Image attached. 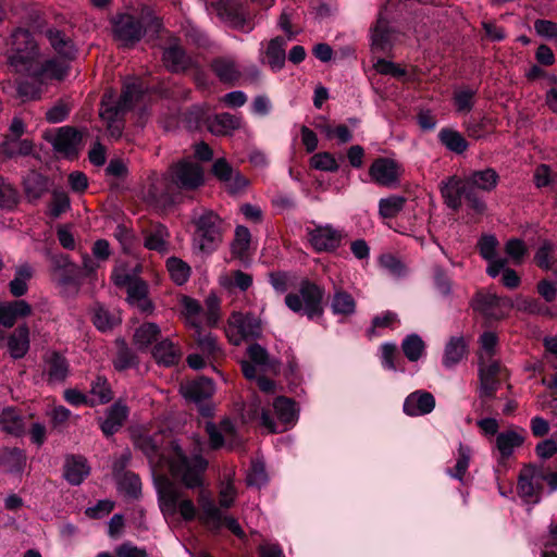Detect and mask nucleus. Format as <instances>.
<instances>
[{
    "mask_svg": "<svg viewBox=\"0 0 557 557\" xmlns=\"http://www.w3.org/2000/svg\"><path fill=\"white\" fill-rule=\"evenodd\" d=\"M47 38L54 51L64 60H41L32 34L25 29H17L11 35L10 48L5 53L11 72L32 77L39 83L63 79L69 71L65 60H72L76 49L72 40L58 29H49Z\"/></svg>",
    "mask_w": 557,
    "mask_h": 557,
    "instance_id": "obj_1",
    "label": "nucleus"
},
{
    "mask_svg": "<svg viewBox=\"0 0 557 557\" xmlns=\"http://www.w3.org/2000/svg\"><path fill=\"white\" fill-rule=\"evenodd\" d=\"M136 445L149 459L153 480L156 476L165 475L164 470L170 473L187 488H196L202 485V474L208 462L201 457L205 444L196 441L190 456L176 442H171L166 453L160 451L158 441L148 435L137 438Z\"/></svg>",
    "mask_w": 557,
    "mask_h": 557,
    "instance_id": "obj_2",
    "label": "nucleus"
},
{
    "mask_svg": "<svg viewBox=\"0 0 557 557\" xmlns=\"http://www.w3.org/2000/svg\"><path fill=\"white\" fill-rule=\"evenodd\" d=\"M202 183L201 166L196 162L183 160L173 165L166 175L152 183L148 198L157 206L165 208L176 201L177 189H195Z\"/></svg>",
    "mask_w": 557,
    "mask_h": 557,
    "instance_id": "obj_3",
    "label": "nucleus"
},
{
    "mask_svg": "<svg viewBox=\"0 0 557 557\" xmlns=\"http://www.w3.org/2000/svg\"><path fill=\"white\" fill-rule=\"evenodd\" d=\"M154 486L158 504L165 522L175 528L182 522L199 520L200 509L186 493L166 475L156 476Z\"/></svg>",
    "mask_w": 557,
    "mask_h": 557,
    "instance_id": "obj_4",
    "label": "nucleus"
},
{
    "mask_svg": "<svg viewBox=\"0 0 557 557\" xmlns=\"http://www.w3.org/2000/svg\"><path fill=\"white\" fill-rule=\"evenodd\" d=\"M111 24L114 39L123 47H133L147 34L156 36L162 28L161 20L148 7L140 11L117 13Z\"/></svg>",
    "mask_w": 557,
    "mask_h": 557,
    "instance_id": "obj_5",
    "label": "nucleus"
},
{
    "mask_svg": "<svg viewBox=\"0 0 557 557\" xmlns=\"http://www.w3.org/2000/svg\"><path fill=\"white\" fill-rule=\"evenodd\" d=\"M145 96L143 82L132 77L124 82L123 92L117 102L113 94H106L100 108V117L107 124L110 135L119 138L122 134V115L136 106Z\"/></svg>",
    "mask_w": 557,
    "mask_h": 557,
    "instance_id": "obj_6",
    "label": "nucleus"
},
{
    "mask_svg": "<svg viewBox=\"0 0 557 557\" xmlns=\"http://www.w3.org/2000/svg\"><path fill=\"white\" fill-rule=\"evenodd\" d=\"M242 370L247 380L257 382L261 392L267 395L275 393L274 382L265 375L276 371V361L259 344L248 347L247 359L242 361Z\"/></svg>",
    "mask_w": 557,
    "mask_h": 557,
    "instance_id": "obj_7",
    "label": "nucleus"
},
{
    "mask_svg": "<svg viewBox=\"0 0 557 557\" xmlns=\"http://www.w3.org/2000/svg\"><path fill=\"white\" fill-rule=\"evenodd\" d=\"M324 290L317 284L302 280L298 293H289L285 297L286 306L294 312H302L310 320L321 318Z\"/></svg>",
    "mask_w": 557,
    "mask_h": 557,
    "instance_id": "obj_8",
    "label": "nucleus"
},
{
    "mask_svg": "<svg viewBox=\"0 0 557 557\" xmlns=\"http://www.w3.org/2000/svg\"><path fill=\"white\" fill-rule=\"evenodd\" d=\"M251 406L252 417L260 418L261 424L271 433L287 430L295 424L298 418L295 403L286 397H277L273 403L274 411L280 420V423L284 425L283 428H280V425L273 421L269 411L261 406V400L259 398H256Z\"/></svg>",
    "mask_w": 557,
    "mask_h": 557,
    "instance_id": "obj_9",
    "label": "nucleus"
},
{
    "mask_svg": "<svg viewBox=\"0 0 557 557\" xmlns=\"http://www.w3.org/2000/svg\"><path fill=\"white\" fill-rule=\"evenodd\" d=\"M198 505L200 506L199 521L208 529L218 531L225 527L236 536L243 537L244 531L239 523L231 516L224 515L221 508L214 503L211 493L201 488L198 493Z\"/></svg>",
    "mask_w": 557,
    "mask_h": 557,
    "instance_id": "obj_10",
    "label": "nucleus"
},
{
    "mask_svg": "<svg viewBox=\"0 0 557 557\" xmlns=\"http://www.w3.org/2000/svg\"><path fill=\"white\" fill-rule=\"evenodd\" d=\"M441 194L445 203L453 210H458L465 199L471 209L482 213L485 209L484 201L479 197L475 190L471 189L467 180L462 181L457 176H450L442 182Z\"/></svg>",
    "mask_w": 557,
    "mask_h": 557,
    "instance_id": "obj_11",
    "label": "nucleus"
},
{
    "mask_svg": "<svg viewBox=\"0 0 557 557\" xmlns=\"http://www.w3.org/2000/svg\"><path fill=\"white\" fill-rule=\"evenodd\" d=\"M195 224V247L207 255L213 252L222 242V220L214 212L205 211Z\"/></svg>",
    "mask_w": 557,
    "mask_h": 557,
    "instance_id": "obj_12",
    "label": "nucleus"
},
{
    "mask_svg": "<svg viewBox=\"0 0 557 557\" xmlns=\"http://www.w3.org/2000/svg\"><path fill=\"white\" fill-rule=\"evenodd\" d=\"M225 334L233 345H240L245 339L261 334V322L251 313L233 312L227 320Z\"/></svg>",
    "mask_w": 557,
    "mask_h": 557,
    "instance_id": "obj_13",
    "label": "nucleus"
},
{
    "mask_svg": "<svg viewBox=\"0 0 557 557\" xmlns=\"http://www.w3.org/2000/svg\"><path fill=\"white\" fill-rule=\"evenodd\" d=\"M214 9L220 18L235 29L250 33L255 28L251 16L236 2L221 1L214 4Z\"/></svg>",
    "mask_w": 557,
    "mask_h": 557,
    "instance_id": "obj_14",
    "label": "nucleus"
},
{
    "mask_svg": "<svg viewBox=\"0 0 557 557\" xmlns=\"http://www.w3.org/2000/svg\"><path fill=\"white\" fill-rule=\"evenodd\" d=\"M472 306L475 311L490 320L503 319L512 307L508 298H500L492 293H478Z\"/></svg>",
    "mask_w": 557,
    "mask_h": 557,
    "instance_id": "obj_15",
    "label": "nucleus"
},
{
    "mask_svg": "<svg viewBox=\"0 0 557 557\" xmlns=\"http://www.w3.org/2000/svg\"><path fill=\"white\" fill-rule=\"evenodd\" d=\"M308 238L315 251H334L341 246L343 233L330 224L317 225L308 230Z\"/></svg>",
    "mask_w": 557,
    "mask_h": 557,
    "instance_id": "obj_16",
    "label": "nucleus"
},
{
    "mask_svg": "<svg viewBox=\"0 0 557 557\" xmlns=\"http://www.w3.org/2000/svg\"><path fill=\"white\" fill-rule=\"evenodd\" d=\"M206 431L209 436L210 446L213 449L223 446L232 449L239 444L235 426L230 419H223L219 425L213 422H208L206 424Z\"/></svg>",
    "mask_w": 557,
    "mask_h": 557,
    "instance_id": "obj_17",
    "label": "nucleus"
},
{
    "mask_svg": "<svg viewBox=\"0 0 557 557\" xmlns=\"http://www.w3.org/2000/svg\"><path fill=\"white\" fill-rule=\"evenodd\" d=\"M369 174L376 184L391 187L397 184L401 169L399 164L392 159L379 158L371 164Z\"/></svg>",
    "mask_w": 557,
    "mask_h": 557,
    "instance_id": "obj_18",
    "label": "nucleus"
},
{
    "mask_svg": "<svg viewBox=\"0 0 557 557\" xmlns=\"http://www.w3.org/2000/svg\"><path fill=\"white\" fill-rule=\"evenodd\" d=\"M287 40L283 37H275L271 39L267 46L261 42L260 55L261 62L268 64L271 70L280 71L283 69L286 60L285 47Z\"/></svg>",
    "mask_w": 557,
    "mask_h": 557,
    "instance_id": "obj_19",
    "label": "nucleus"
},
{
    "mask_svg": "<svg viewBox=\"0 0 557 557\" xmlns=\"http://www.w3.org/2000/svg\"><path fill=\"white\" fill-rule=\"evenodd\" d=\"M214 175L225 183L226 188L232 194L243 191L249 184V181L240 173L234 172L225 159H218L213 164Z\"/></svg>",
    "mask_w": 557,
    "mask_h": 557,
    "instance_id": "obj_20",
    "label": "nucleus"
},
{
    "mask_svg": "<svg viewBox=\"0 0 557 557\" xmlns=\"http://www.w3.org/2000/svg\"><path fill=\"white\" fill-rule=\"evenodd\" d=\"M83 134L73 127L64 126L59 128L53 138V147L57 151L66 157L76 156L82 147Z\"/></svg>",
    "mask_w": 557,
    "mask_h": 557,
    "instance_id": "obj_21",
    "label": "nucleus"
},
{
    "mask_svg": "<svg viewBox=\"0 0 557 557\" xmlns=\"http://www.w3.org/2000/svg\"><path fill=\"white\" fill-rule=\"evenodd\" d=\"M180 391L184 398L199 404L202 400L210 398L213 395L215 387L212 380L201 376L182 383Z\"/></svg>",
    "mask_w": 557,
    "mask_h": 557,
    "instance_id": "obj_22",
    "label": "nucleus"
},
{
    "mask_svg": "<svg viewBox=\"0 0 557 557\" xmlns=\"http://www.w3.org/2000/svg\"><path fill=\"white\" fill-rule=\"evenodd\" d=\"M32 312L33 308L26 300L0 301V325L10 329Z\"/></svg>",
    "mask_w": 557,
    "mask_h": 557,
    "instance_id": "obj_23",
    "label": "nucleus"
},
{
    "mask_svg": "<svg viewBox=\"0 0 557 557\" xmlns=\"http://www.w3.org/2000/svg\"><path fill=\"white\" fill-rule=\"evenodd\" d=\"M434 407V396L424 391H416L409 394L404 401V412L409 417L428 414L433 411Z\"/></svg>",
    "mask_w": 557,
    "mask_h": 557,
    "instance_id": "obj_24",
    "label": "nucleus"
},
{
    "mask_svg": "<svg viewBox=\"0 0 557 557\" xmlns=\"http://www.w3.org/2000/svg\"><path fill=\"white\" fill-rule=\"evenodd\" d=\"M372 49L375 52H387L396 41V34L391 28L389 23L382 15L379 16L371 34Z\"/></svg>",
    "mask_w": 557,
    "mask_h": 557,
    "instance_id": "obj_25",
    "label": "nucleus"
},
{
    "mask_svg": "<svg viewBox=\"0 0 557 557\" xmlns=\"http://www.w3.org/2000/svg\"><path fill=\"white\" fill-rule=\"evenodd\" d=\"M128 416L127 407L121 403H114L106 412L104 418L100 419V429L106 436L113 435L124 424Z\"/></svg>",
    "mask_w": 557,
    "mask_h": 557,
    "instance_id": "obj_26",
    "label": "nucleus"
},
{
    "mask_svg": "<svg viewBox=\"0 0 557 557\" xmlns=\"http://www.w3.org/2000/svg\"><path fill=\"white\" fill-rule=\"evenodd\" d=\"M541 475L532 468L522 470L518 481V493L528 503L540 500L539 481Z\"/></svg>",
    "mask_w": 557,
    "mask_h": 557,
    "instance_id": "obj_27",
    "label": "nucleus"
},
{
    "mask_svg": "<svg viewBox=\"0 0 557 557\" xmlns=\"http://www.w3.org/2000/svg\"><path fill=\"white\" fill-rule=\"evenodd\" d=\"M216 77L225 84H234L242 77V69L232 57H219L211 62Z\"/></svg>",
    "mask_w": 557,
    "mask_h": 557,
    "instance_id": "obj_28",
    "label": "nucleus"
},
{
    "mask_svg": "<svg viewBox=\"0 0 557 557\" xmlns=\"http://www.w3.org/2000/svg\"><path fill=\"white\" fill-rule=\"evenodd\" d=\"M28 325L23 323L8 336V351L13 359H21L28 352L30 345Z\"/></svg>",
    "mask_w": 557,
    "mask_h": 557,
    "instance_id": "obj_29",
    "label": "nucleus"
},
{
    "mask_svg": "<svg viewBox=\"0 0 557 557\" xmlns=\"http://www.w3.org/2000/svg\"><path fill=\"white\" fill-rule=\"evenodd\" d=\"M90 468L82 456H67L63 466V476L72 485H79L89 474Z\"/></svg>",
    "mask_w": 557,
    "mask_h": 557,
    "instance_id": "obj_30",
    "label": "nucleus"
},
{
    "mask_svg": "<svg viewBox=\"0 0 557 557\" xmlns=\"http://www.w3.org/2000/svg\"><path fill=\"white\" fill-rule=\"evenodd\" d=\"M163 63L172 72H181L188 67L190 60L177 39H172L163 51Z\"/></svg>",
    "mask_w": 557,
    "mask_h": 557,
    "instance_id": "obj_31",
    "label": "nucleus"
},
{
    "mask_svg": "<svg viewBox=\"0 0 557 557\" xmlns=\"http://www.w3.org/2000/svg\"><path fill=\"white\" fill-rule=\"evenodd\" d=\"M44 372L50 384L61 383L67 376L69 363L63 356L51 352L45 358Z\"/></svg>",
    "mask_w": 557,
    "mask_h": 557,
    "instance_id": "obj_32",
    "label": "nucleus"
},
{
    "mask_svg": "<svg viewBox=\"0 0 557 557\" xmlns=\"http://www.w3.org/2000/svg\"><path fill=\"white\" fill-rule=\"evenodd\" d=\"M207 125L213 135H227L240 127V117L230 113L216 114L208 120Z\"/></svg>",
    "mask_w": 557,
    "mask_h": 557,
    "instance_id": "obj_33",
    "label": "nucleus"
},
{
    "mask_svg": "<svg viewBox=\"0 0 557 557\" xmlns=\"http://www.w3.org/2000/svg\"><path fill=\"white\" fill-rule=\"evenodd\" d=\"M147 285L141 281H134L127 285V300L141 312L152 310L151 301L147 297Z\"/></svg>",
    "mask_w": 557,
    "mask_h": 557,
    "instance_id": "obj_34",
    "label": "nucleus"
},
{
    "mask_svg": "<svg viewBox=\"0 0 557 557\" xmlns=\"http://www.w3.org/2000/svg\"><path fill=\"white\" fill-rule=\"evenodd\" d=\"M331 310L335 315L349 317L356 311V301L348 292L336 288L331 298Z\"/></svg>",
    "mask_w": 557,
    "mask_h": 557,
    "instance_id": "obj_35",
    "label": "nucleus"
},
{
    "mask_svg": "<svg viewBox=\"0 0 557 557\" xmlns=\"http://www.w3.org/2000/svg\"><path fill=\"white\" fill-rule=\"evenodd\" d=\"M195 339L200 352H202L209 361H215L223 355L216 337L211 333H203L200 327H198L196 329Z\"/></svg>",
    "mask_w": 557,
    "mask_h": 557,
    "instance_id": "obj_36",
    "label": "nucleus"
},
{
    "mask_svg": "<svg viewBox=\"0 0 557 557\" xmlns=\"http://www.w3.org/2000/svg\"><path fill=\"white\" fill-rule=\"evenodd\" d=\"M466 180L470 188L473 190L476 188L484 191H491L497 185L498 175L493 169H485L471 173Z\"/></svg>",
    "mask_w": 557,
    "mask_h": 557,
    "instance_id": "obj_37",
    "label": "nucleus"
},
{
    "mask_svg": "<svg viewBox=\"0 0 557 557\" xmlns=\"http://www.w3.org/2000/svg\"><path fill=\"white\" fill-rule=\"evenodd\" d=\"M523 440L521 433L515 430H508L497 434L495 444L502 458H507L513 453L515 448L522 445Z\"/></svg>",
    "mask_w": 557,
    "mask_h": 557,
    "instance_id": "obj_38",
    "label": "nucleus"
},
{
    "mask_svg": "<svg viewBox=\"0 0 557 557\" xmlns=\"http://www.w3.org/2000/svg\"><path fill=\"white\" fill-rule=\"evenodd\" d=\"M472 454L473 450L470 446L459 443L456 454V465L454 469H447L446 473L450 478L462 482L468 471Z\"/></svg>",
    "mask_w": 557,
    "mask_h": 557,
    "instance_id": "obj_39",
    "label": "nucleus"
},
{
    "mask_svg": "<svg viewBox=\"0 0 557 557\" xmlns=\"http://www.w3.org/2000/svg\"><path fill=\"white\" fill-rule=\"evenodd\" d=\"M0 428L5 433L18 436L24 432L22 416L12 407L4 408L0 413Z\"/></svg>",
    "mask_w": 557,
    "mask_h": 557,
    "instance_id": "obj_40",
    "label": "nucleus"
},
{
    "mask_svg": "<svg viewBox=\"0 0 557 557\" xmlns=\"http://www.w3.org/2000/svg\"><path fill=\"white\" fill-rule=\"evenodd\" d=\"M466 355V343L463 337H451L445 346L443 364L445 368H453L459 363Z\"/></svg>",
    "mask_w": 557,
    "mask_h": 557,
    "instance_id": "obj_41",
    "label": "nucleus"
},
{
    "mask_svg": "<svg viewBox=\"0 0 557 557\" xmlns=\"http://www.w3.org/2000/svg\"><path fill=\"white\" fill-rule=\"evenodd\" d=\"M153 357L158 363L164 366L175 364L181 357V350L171 341L164 339L158 343L153 348Z\"/></svg>",
    "mask_w": 557,
    "mask_h": 557,
    "instance_id": "obj_42",
    "label": "nucleus"
},
{
    "mask_svg": "<svg viewBox=\"0 0 557 557\" xmlns=\"http://www.w3.org/2000/svg\"><path fill=\"white\" fill-rule=\"evenodd\" d=\"M169 233L165 226L157 225L145 237V247L160 253L169 251Z\"/></svg>",
    "mask_w": 557,
    "mask_h": 557,
    "instance_id": "obj_43",
    "label": "nucleus"
},
{
    "mask_svg": "<svg viewBox=\"0 0 557 557\" xmlns=\"http://www.w3.org/2000/svg\"><path fill=\"white\" fill-rule=\"evenodd\" d=\"M0 460L9 472L17 473L24 469L26 456L18 448H5L0 454Z\"/></svg>",
    "mask_w": 557,
    "mask_h": 557,
    "instance_id": "obj_44",
    "label": "nucleus"
},
{
    "mask_svg": "<svg viewBox=\"0 0 557 557\" xmlns=\"http://www.w3.org/2000/svg\"><path fill=\"white\" fill-rule=\"evenodd\" d=\"M535 261L542 269L557 272V245L544 242L535 253Z\"/></svg>",
    "mask_w": 557,
    "mask_h": 557,
    "instance_id": "obj_45",
    "label": "nucleus"
},
{
    "mask_svg": "<svg viewBox=\"0 0 557 557\" xmlns=\"http://www.w3.org/2000/svg\"><path fill=\"white\" fill-rule=\"evenodd\" d=\"M24 188L29 199H38L48 189L47 178L37 172H30L24 180Z\"/></svg>",
    "mask_w": 557,
    "mask_h": 557,
    "instance_id": "obj_46",
    "label": "nucleus"
},
{
    "mask_svg": "<svg viewBox=\"0 0 557 557\" xmlns=\"http://www.w3.org/2000/svg\"><path fill=\"white\" fill-rule=\"evenodd\" d=\"M52 280L60 286L64 292L71 290V293H77L79 287V277L76 264L71 265L64 271H60L52 275Z\"/></svg>",
    "mask_w": 557,
    "mask_h": 557,
    "instance_id": "obj_47",
    "label": "nucleus"
},
{
    "mask_svg": "<svg viewBox=\"0 0 557 557\" xmlns=\"http://www.w3.org/2000/svg\"><path fill=\"white\" fill-rule=\"evenodd\" d=\"M159 333L160 329L156 323H144L134 333V344L138 349H145L157 339Z\"/></svg>",
    "mask_w": 557,
    "mask_h": 557,
    "instance_id": "obj_48",
    "label": "nucleus"
},
{
    "mask_svg": "<svg viewBox=\"0 0 557 557\" xmlns=\"http://www.w3.org/2000/svg\"><path fill=\"white\" fill-rule=\"evenodd\" d=\"M220 285L224 288H233L236 287L240 290H246L252 284V277L244 273L243 271H233L230 273H224L219 278Z\"/></svg>",
    "mask_w": 557,
    "mask_h": 557,
    "instance_id": "obj_49",
    "label": "nucleus"
},
{
    "mask_svg": "<svg viewBox=\"0 0 557 557\" xmlns=\"http://www.w3.org/2000/svg\"><path fill=\"white\" fill-rule=\"evenodd\" d=\"M438 138L447 149L456 153H462L468 148L467 140L456 131L443 128L438 133Z\"/></svg>",
    "mask_w": 557,
    "mask_h": 557,
    "instance_id": "obj_50",
    "label": "nucleus"
},
{
    "mask_svg": "<svg viewBox=\"0 0 557 557\" xmlns=\"http://www.w3.org/2000/svg\"><path fill=\"white\" fill-rule=\"evenodd\" d=\"M90 406L109 403L112 399V393L104 377L98 376L91 384Z\"/></svg>",
    "mask_w": 557,
    "mask_h": 557,
    "instance_id": "obj_51",
    "label": "nucleus"
},
{
    "mask_svg": "<svg viewBox=\"0 0 557 557\" xmlns=\"http://www.w3.org/2000/svg\"><path fill=\"white\" fill-rule=\"evenodd\" d=\"M401 348L408 360L417 361L424 354L425 345L419 335L411 334L403 341Z\"/></svg>",
    "mask_w": 557,
    "mask_h": 557,
    "instance_id": "obj_52",
    "label": "nucleus"
},
{
    "mask_svg": "<svg viewBox=\"0 0 557 557\" xmlns=\"http://www.w3.org/2000/svg\"><path fill=\"white\" fill-rule=\"evenodd\" d=\"M166 268L171 278L177 284L183 285L187 282L190 275L189 265L178 258H170L166 261Z\"/></svg>",
    "mask_w": 557,
    "mask_h": 557,
    "instance_id": "obj_53",
    "label": "nucleus"
},
{
    "mask_svg": "<svg viewBox=\"0 0 557 557\" xmlns=\"http://www.w3.org/2000/svg\"><path fill=\"white\" fill-rule=\"evenodd\" d=\"M18 201L16 189L3 177H0V208L13 209Z\"/></svg>",
    "mask_w": 557,
    "mask_h": 557,
    "instance_id": "obj_54",
    "label": "nucleus"
},
{
    "mask_svg": "<svg viewBox=\"0 0 557 557\" xmlns=\"http://www.w3.org/2000/svg\"><path fill=\"white\" fill-rule=\"evenodd\" d=\"M250 232L245 226H237L235 231V238L232 244L233 255L243 258L249 249Z\"/></svg>",
    "mask_w": 557,
    "mask_h": 557,
    "instance_id": "obj_55",
    "label": "nucleus"
},
{
    "mask_svg": "<svg viewBox=\"0 0 557 557\" xmlns=\"http://www.w3.org/2000/svg\"><path fill=\"white\" fill-rule=\"evenodd\" d=\"M182 312L185 315L186 322L194 326L195 329L199 327V314L201 311V307L198 301L184 297L182 299Z\"/></svg>",
    "mask_w": 557,
    "mask_h": 557,
    "instance_id": "obj_56",
    "label": "nucleus"
},
{
    "mask_svg": "<svg viewBox=\"0 0 557 557\" xmlns=\"http://www.w3.org/2000/svg\"><path fill=\"white\" fill-rule=\"evenodd\" d=\"M405 198L392 196L380 200V214L384 218L395 216L404 207Z\"/></svg>",
    "mask_w": 557,
    "mask_h": 557,
    "instance_id": "obj_57",
    "label": "nucleus"
},
{
    "mask_svg": "<svg viewBox=\"0 0 557 557\" xmlns=\"http://www.w3.org/2000/svg\"><path fill=\"white\" fill-rule=\"evenodd\" d=\"M475 91L470 88H461L454 94V103L458 112L468 113L473 107Z\"/></svg>",
    "mask_w": 557,
    "mask_h": 557,
    "instance_id": "obj_58",
    "label": "nucleus"
},
{
    "mask_svg": "<svg viewBox=\"0 0 557 557\" xmlns=\"http://www.w3.org/2000/svg\"><path fill=\"white\" fill-rule=\"evenodd\" d=\"M310 165L320 171L335 172L338 164L335 158L329 152H319L311 157Z\"/></svg>",
    "mask_w": 557,
    "mask_h": 557,
    "instance_id": "obj_59",
    "label": "nucleus"
},
{
    "mask_svg": "<svg viewBox=\"0 0 557 557\" xmlns=\"http://www.w3.org/2000/svg\"><path fill=\"white\" fill-rule=\"evenodd\" d=\"M268 482V474L265 472L264 463L260 460H255L247 474V483L251 486L261 487Z\"/></svg>",
    "mask_w": 557,
    "mask_h": 557,
    "instance_id": "obj_60",
    "label": "nucleus"
},
{
    "mask_svg": "<svg viewBox=\"0 0 557 557\" xmlns=\"http://www.w3.org/2000/svg\"><path fill=\"white\" fill-rule=\"evenodd\" d=\"M497 336L493 332H484L480 337L479 359L494 357L497 347Z\"/></svg>",
    "mask_w": 557,
    "mask_h": 557,
    "instance_id": "obj_61",
    "label": "nucleus"
},
{
    "mask_svg": "<svg viewBox=\"0 0 557 557\" xmlns=\"http://www.w3.org/2000/svg\"><path fill=\"white\" fill-rule=\"evenodd\" d=\"M236 497V490L233 484V481L231 479H227L226 481L221 483L220 493H219V508L227 509L230 508Z\"/></svg>",
    "mask_w": 557,
    "mask_h": 557,
    "instance_id": "obj_62",
    "label": "nucleus"
},
{
    "mask_svg": "<svg viewBox=\"0 0 557 557\" xmlns=\"http://www.w3.org/2000/svg\"><path fill=\"white\" fill-rule=\"evenodd\" d=\"M322 132L326 135L327 138H336L339 144H346L351 140L352 135L350 129L346 125H330L326 124L322 127Z\"/></svg>",
    "mask_w": 557,
    "mask_h": 557,
    "instance_id": "obj_63",
    "label": "nucleus"
},
{
    "mask_svg": "<svg viewBox=\"0 0 557 557\" xmlns=\"http://www.w3.org/2000/svg\"><path fill=\"white\" fill-rule=\"evenodd\" d=\"M535 33L547 40L557 38V24L549 20H536L534 22Z\"/></svg>",
    "mask_w": 557,
    "mask_h": 557,
    "instance_id": "obj_64",
    "label": "nucleus"
}]
</instances>
